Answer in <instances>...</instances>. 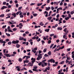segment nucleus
<instances>
[{"label":"nucleus","mask_w":74,"mask_h":74,"mask_svg":"<svg viewBox=\"0 0 74 74\" xmlns=\"http://www.w3.org/2000/svg\"><path fill=\"white\" fill-rule=\"evenodd\" d=\"M48 62H51V63H55V60H54L53 58H52L51 59L48 60Z\"/></svg>","instance_id":"obj_2"},{"label":"nucleus","mask_w":74,"mask_h":74,"mask_svg":"<svg viewBox=\"0 0 74 74\" xmlns=\"http://www.w3.org/2000/svg\"><path fill=\"white\" fill-rule=\"evenodd\" d=\"M49 29H47L45 30V32H49Z\"/></svg>","instance_id":"obj_18"},{"label":"nucleus","mask_w":74,"mask_h":74,"mask_svg":"<svg viewBox=\"0 0 74 74\" xmlns=\"http://www.w3.org/2000/svg\"><path fill=\"white\" fill-rule=\"evenodd\" d=\"M27 55H29V56H30L31 55V54H30V52H29V53H27Z\"/></svg>","instance_id":"obj_61"},{"label":"nucleus","mask_w":74,"mask_h":74,"mask_svg":"<svg viewBox=\"0 0 74 74\" xmlns=\"http://www.w3.org/2000/svg\"><path fill=\"white\" fill-rule=\"evenodd\" d=\"M54 4H56V5H58V2H55L54 3Z\"/></svg>","instance_id":"obj_33"},{"label":"nucleus","mask_w":74,"mask_h":74,"mask_svg":"<svg viewBox=\"0 0 74 74\" xmlns=\"http://www.w3.org/2000/svg\"><path fill=\"white\" fill-rule=\"evenodd\" d=\"M6 26H7V25H5V26H3L2 27V28L3 29H4L5 27H6Z\"/></svg>","instance_id":"obj_55"},{"label":"nucleus","mask_w":74,"mask_h":74,"mask_svg":"<svg viewBox=\"0 0 74 74\" xmlns=\"http://www.w3.org/2000/svg\"><path fill=\"white\" fill-rule=\"evenodd\" d=\"M4 55L6 56V57H11V55H10V54H6L5 53L4 54Z\"/></svg>","instance_id":"obj_7"},{"label":"nucleus","mask_w":74,"mask_h":74,"mask_svg":"<svg viewBox=\"0 0 74 74\" xmlns=\"http://www.w3.org/2000/svg\"><path fill=\"white\" fill-rule=\"evenodd\" d=\"M67 51H69L71 50V48H69V49H67Z\"/></svg>","instance_id":"obj_54"},{"label":"nucleus","mask_w":74,"mask_h":74,"mask_svg":"<svg viewBox=\"0 0 74 74\" xmlns=\"http://www.w3.org/2000/svg\"><path fill=\"white\" fill-rule=\"evenodd\" d=\"M60 48H58V49L56 50V51H59V50H60Z\"/></svg>","instance_id":"obj_58"},{"label":"nucleus","mask_w":74,"mask_h":74,"mask_svg":"<svg viewBox=\"0 0 74 74\" xmlns=\"http://www.w3.org/2000/svg\"><path fill=\"white\" fill-rule=\"evenodd\" d=\"M62 27H58L57 28V30H62Z\"/></svg>","instance_id":"obj_12"},{"label":"nucleus","mask_w":74,"mask_h":74,"mask_svg":"<svg viewBox=\"0 0 74 74\" xmlns=\"http://www.w3.org/2000/svg\"><path fill=\"white\" fill-rule=\"evenodd\" d=\"M17 30V29L14 28L12 29V30L13 31H16V30Z\"/></svg>","instance_id":"obj_37"},{"label":"nucleus","mask_w":74,"mask_h":74,"mask_svg":"<svg viewBox=\"0 0 74 74\" xmlns=\"http://www.w3.org/2000/svg\"><path fill=\"white\" fill-rule=\"evenodd\" d=\"M8 32H11L12 33H13V31H12V30L10 29L8 30Z\"/></svg>","instance_id":"obj_32"},{"label":"nucleus","mask_w":74,"mask_h":74,"mask_svg":"<svg viewBox=\"0 0 74 74\" xmlns=\"http://www.w3.org/2000/svg\"><path fill=\"white\" fill-rule=\"evenodd\" d=\"M60 41H59V39H58L57 40H56V42H57V43H58V42H59Z\"/></svg>","instance_id":"obj_60"},{"label":"nucleus","mask_w":74,"mask_h":74,"mask_svg":"<svg viewBox=\"0 0 74 74\" xmlns=\"http://www.w3.org/2000/svg\"><path fill=\"white\" fill-rule=\"evenodd\" d=\"M0 43H1L2 44L3 43V40L2 39H0Z\"/></svg>","instance_id":"obj_21"},{"label":"nucleus","mask_w":74,"mask_h":74,"mask_svg":"<svg viewBox=\"0 0 74 74\" xmlns=\"http://www.w3.org/2000/svg\"><path fill=\"white\" fill-rule=\"evenodd\" d=\"M19 42V41L18 40H17L16 41L15 40H13L12 43H13V44H18Z\"/></svg>","instance_id":"obj_5"},{"label":"nucleus","mask_w":74,"mask_h":74,"mask_svg":"<svg viewBox=\"0 0 74 74\" xmlns=\"http://www.w3.org/2000/svg\"><path fill=\"white\" fill-rule=\"evenodd\" d=\"M62 69H60V70L58 71V72L59 73H61V72H62Z\"/></svg>","instance_id":"obj_40"},{"label":"nucleus","mask_w":74,"mask_h":74,"mask_svg":"<svg viewBox=\"0 0 74 74\" xmlns=\"http://www.w3.org/2000/svg\"><path fill=\"white\" fill-rule=\"evenodd\" d=\"M41 42H42V45H44V44H45V42H44V40H42L41 41Z\"/></svg>","instance_id":"obj_20"},{"label":"nucleus","mask_w":74,"mask_h":74,"mask_svg":"<svg viewBox=\"0 0 74 74\" xmlns=\"http://www.w3.org/2000/svg\"><path fill=\"white\" fill-rule=\"evenodd\" d=\"M8 62L9 63L10 62H12V61H11V60H8Z\"/></svg>","instance_id":"obj_48"},{"label":"nucleus","mask_w":74,"mask_h":74,"mask_svg":"<svg viewBox=\"0 0 74 74\" xmlns=\"http://www.w3.org/2000/svg\"><path fill=\"white\" fill-rule=\"evenodd\" d=\"M51 40H49L48 42V44H51Z\"/></svg>","instance_id":"obj_29"},{"label":"nucleus","mask_w":74,"mask_h":74,"mask_svg":"<svg viewBox=\"0 0 74 74\" xmlns=\"http://www.w3.org/2000/svg\"><path fill=\"white\" fill-rule=\"evenodd\" d=\"M74 13V12L73 11H72L71 12V15H73V14Z\"/></svg>","instance_id":"obj_50"},{"label":"nucleus","mask_w":74,"mask_h":74,"mask_svg":"<svg viewBox=\"0 0 74 74\" xmlns=\"http://www.w3.org/2000/svg\"><path fill=\"white\" fill-rule=\"evenodd\" d=\"M20 18H23V15H21L20 16Z\"/></svg>","instance_id":"obj_63"},{"label":"nucleus","mask_w":74,"mask_h":74,"mask_svg":"<svg viewBox=\"0 0 74 74\" xmlns=\"http://www.w3.org/2000/svg\"><path fill=\"white\" fill-rule=\"evenodd\" d=\"M53 45H54V44H51V46H50V48H52V47H53Z\"/></svg>","instance_id":"obj_19"},{"label":"nucleus","mask_w":74,"mask_h":74,"mask_svg":"<svg viewBox=\"0 0 74 74\" xmlns=\"http://www.w3.org/2000/svg\"><path fill=\"white\" fill-rule=\"evenodd\" d=\"M68 15L69 18H70L71 17V14H69Z\"/></svg>","instance_id":"obj_35"},{"label":"nucleus","mask_w":74,"mask_h":74,"mask_svg":"<svg viewBox=\"0 0 74 74\" xmlns=\"http://www.w3.org/2000/svg\"><path fill=\"white\" fill-rule=\"evenodd\" d=\"M56 45H55L52 48V49H53L54 48H55L56 47Z\"/></svg>","instance_id":"obj_36"},{"label":"nucleus","mask_w":74,"mask_h":74,"mask_svg":"<svg viewBox=\"0 0 74 74\" xmlns=\"http://www.w3.org/2000/svg\"><path fill=\"white\" fill-rule=\"evenodd\" d=\"M34 69H33V71H37V72H38V70H37V69L38 68V67L36 66H34V67H33Z\"/></svg>","instance_id":"obj_3"},{"label":"nucleus","mask_w":74,"mask_h":74,"mask_svg":"<svg viewBox=\"0 0 74 74\" xmlns=\"http://www.w3.org/2000/svg\"><path fill=\"white\" fill-rule=\"evenodd\" d=\"M29 73H33V71H31V70H29Z\"/></svg>","instance_id":"obj_47"},{"label":"nucleus","mask_w":74,"mask_h":74,"mask_svg":"<svg viewBox=\"0 0 74 74\" xmlns=\"http://www.w3.org/2000/svg\"><path fill=\"white\" fill-rule=\"evenodd\" d=\"M41 65L42 67H44L45 66V64L43 63Z\"/></svg>","instance_id":"obj_57"},{"label":"nucleus","mask_w":74,"mask_h":74,"mask_svg":"<svg viewBox=\"0 0 74 74\" xmlns=\"http://www.w3.org/2000/svg\"><path fill=\"white\" fill-rule=\"evenodd\" d=\"M46 14L45 15V16L46 17H47V16H48V12L47 11H45L44 13V14Z\"/></svg>","instance_id":"obj_6"},{"label":"nucleus","mask_w":74,"mask_h":74,"mask_svg":"<svg viewBox=\"0 0 74 74\" xmlns=\"http://www.w3.org/2000/svg\"><path fill=\"white\" fill-rule=\"evenodd\" d=\"M31 60H32L31 61L32 63L31 62H29L28 63V64H29V66H31V67H32L33 66V64H34V62H35V61H36V58H32L31 59Z\"/></svg>","instance_id":"obj_1"},{"label":"nucleus","mask_w":74,"mask_h":74,"mask_svg":"<svg viewBox=\"0 0 74 74\" xmlns=\"http://www.w3.org/2000/svg\"><path fill=\"white\" fill-rule=\"evenodd\" d=\"M22 6L19 7L18 8V11H19V10H20L21 9H22Z\"/></svg>","instance_id":"obj_30"},{"label":"nucleus","mask_w":74,"mask_h":74,"mask_svg":"<svg viewBox=\"0 0 74 74\" xmlns=\"http://www.w3.org/2000/svg\"><path fill=\"white\" fill-rule=\"evenodd\" d=\"M18 60L19 62H21L22 61V58H19L18 59Z\"/></svg>","instance_id":"obj_13"},{"label":"nucleus","mask_w":74,"mask_h":74,"mask_svg":"<svg viewBox=\"0 0 74 74\" xmlns=\"http://www.w3.org/2000/svg\"><path fill=\"white\" fill-rule=\"evenodd\" d=\"M69 17H67L65 18V19L66 20V21H68L69 19Z\"/></svg>","instance_id":"obj_14"},{"label":"nucleus","mask_w":74,"mask_h":74,"mask_svg":"<svg viewBox=\"0 0 74 74\" xmlns=\"http://www.w3.org/2000/svg\"><path fill=\"white\" fill-rule=\"evenodd\" d=\"M8 8L7 6H3L1 8V10H4L5 8Z\"/></svg>","instance_id":"obj_8"},{"label":"nucleus","mask_w":74,"mask_h":74,"mask_svg":"<svg viewBox=\"0 0 74 74\" xmlns=\"http://www.w3.org/2000/svg\"><path fill=\"white\" fill-rule=\"evenodd\" d=\"M16 47L18 48H19V47H20V45L18 44H17L16 45Z\"/></svg>","instance_id":"obj_23"},{"label":"nucleus","mask_w":74,"mask_h":74,"mask_svg":"<svg viewBox=\"0 0 74 74\" xmlns=\"http://www.w3.org/2000/svg\"><path fill=\"white\" fill-rule=\"evenodd\" d=\"M23 39H24V38L23 37H20L19 38V40L20 41H21V40H23Z\"/></svg>","instance_id":"obj_17"},{"label":"nucleus","mask_w":74,"mask_h":74,"mask_svg":"<svg viewBox=\"0 0 74 74\" xmlns=\"http://www.w3.org/2000/svg\"><path fill=\"white\" fill-rule=\"evenodd\" d=\"M0 56H3V53L1 52H0Z\"/></svg>","instance_id":"obj_49"},{"label":"nucleus","mask_w":74,"mask_h":74,"mask_svg":"<svg viewBox=\"0 0 74 74\" xmlns=\"http://www.w3.org/2000/svg\"><path fill=\"white\" fill-rule=\"evenodd\" d=\"M38 6H40V5H42V3H38L37 4Z\"/></svg>","instance_id":"obj_38"},{"label":"nucleus","mask_w":74,"mask_h":74,"mask_svg":"<svg viewBox=\"0 0 74 74\" xmlns=\"http://www.w3.org/2000/svg\"><path fill=\"white\" fill-rule=\"evenodd\" d=\"M53 38H56L58 37L57 36H56V35H55L53 36Z\"/></svg>","instance_id":"obj_26"},{"label":"nucleus","mask_w":74,"mask_h":74,"mask_svg":"<svg viewBox=\"0 0 74 74\" xmlns=\"http://www.w3.org/2000/svg\"><path fill=\"white\" fill-rule=\"evenodd\" d=\"M48 54L49 55H51V51H49L48 52Z\"/></svg>","instance_id":"obj_25"},{"label":"nucleus","mask_w":74,"mask_h":74,"mask_svg":"<svg viewBox=\"0 0 74 74\" xmlns=\"http://www.w3.org/2000/svg\"><path fill=\"white\" fill-rule=\"evenodd\" d=\"M33 15L34 16H37V14L36 13H34L33 14Z\"/></svg>","instance_id":"obj_28"},{"label":"nucleus","mask_w":74,"mask_h":74,"mask_svg":"<svg viewBox=\"0 0 74 74\" xmlns=\"http://www.w3.org/2000/svg\"><path fill=\"white\" fill-rule=\"evenodd\" d=\"M47 49H45L43 50V52H47Z\"/></svg>","instance_id":"obj_31"},{"label":"nucleus","mask_w":74,"mask_h":74,"mask_svg":"<svg viewBox=\"0 0 74 74\" xmlns=\"http://www.w3.org/2000/svg\"><path fill=\"white\" fill-rule=\"evenodd\" d=\"M34 4H35V3H31L30 4V5H34Z\"/></svg>","instance_id":"obj_56"},{"label":"nucleus","mask_w":74,"mask_h":74,"mask_svg":"<svg viewBox=\"0 0 74 74\" xmlns=\"http://www.w3.org/2000/svg\"><path fill=\"white\" fill-rule=\"evenodd\" d=\"M4 14H2L0 15V17H4Z\"/></svg>","instance_id":"obj_22"},{"label":"nucleus","mask_w":74,"mask_h":74,"mask_svg":"<svg viewBox=\"0 0 74 74\" xmlns=\"http://www.w3.org/2000/svg\"><path fill=\"white\" fill-rule=\"evenodd\" d=\"M46 69L47 70H49V69H50V66H49L48 67L46 68Z\"/></svg>","instance_id":"obj_27"},{"label":"nucleus","mask_w":74,"mask_h":74,"mask_svg":"<svg viewBox=\"0 0 74 74\" xmlns=\"http://www.w3.org/2000/svg\"><path fill=\"white\" fill-rule=\"evenodd\" d=\"M10 10H6L5 12H10Z\"/></svg>","instance_id":"obj_44"},{"label":"nucleus","mask_w":74,"mask_h":74,"mask_svg":"<svg viewBox=\"0 0 74 74\" xmlns=\"http://www.w3.org/2000/svg\"><path fill=\"white\" fill-rule=\"evenodd\" d=\"M64 61H61L60 64H64Z\"/></svg>","instance_id":"obj_15"},{"label":"nucleus","mask_w":74,"mask_h":74,"mask_svg":"<svg viewBox=\"0 0 74 74\" xmlns=\"http://www.w3.org/2000/svg\"><path fill=\"white\" fill-rule=\"evenodd\" d=\"M30 56H26V58L25 59L26 60H28V59H29V58H30Z\"/></svg>","instance_id":"obj_11"},{"label":"nucleus","mask_w":74,"mask_h":74,"mask_svg":"<svg viewBox=\"0 0 74 74\" xmlns=\"http://www.w3.org/2000/svg\"><path fill=\"white\" fill-rule=\"evenodd\" d=\"M36 38V36H34V37H32V39L33 40H35Z\"/></svg>","instance_id":"obj_59"},{"label":"nucleus","mask_w":74,"mask_h":74,"mask_svg":"<svg viewBox=\"0 0 74 74\" xmlns=\"http://www.w3.org/2000/svg\"><path fill=\"white\" fill-rule=\"evenodd\" d=\"M19 25L20 26H23V25L22 24V23H20L19 24Z\"/></svg>","instance_id":"obj_46"},{"label":"nucleus","mask_w":74,"mask_h":74,"mask_svg":"<svg viewBox=\"0 0 74 74\" xmlns=\"http://www.w3.org/2000/svg\"><path fill=\"white\" fill-rule=\"evenodd\" d=\"M42 63V62H39L38 64L39 66H41V65Z\"/></svg>","instance_id":"obj_42"},{"label":"nucleus","mask_w":74,"mask_h":74,"mask_svg":"<svg viewBox=\"0 0 74 74\" xmlns=\"http://www.w3.org/2000/svg\"><path fill=\"white\" fill-rule=\"evenodd\" d=\"M46 61H47L46 60H44L42 61V62L43 63H45Z\"/></svg>","instance_id":"obj_34"},{"label":"nucleus","mask_w":74,"mask_h":74,"mask_svg":"<svg viewBox=\"0 0 74 74\" xmlns=\"http://www.w3.org/2000/svg\"><path fill=\"white\" fill-rule=\"evenodd\" d=\"M70 59H71V58H70V57L68 58V57H67L66 60H70Z\"/></svg>","instance_id":"obj_52"},{"label":"nucleus","mask_w":74,"mask_h":74,"mask_svg":"<svg viewBox=\"0 0 74 74\" xmlns=\"http://www.w3.org/2000/svg\"><path fill=\"white\" fill-rule=\"evenodd\" d=\"M64 74V73H61V72H60V73H59L58 74Z\"/></svg>","instance_id":"obj_64"},{"label":"nucleus","mask_w":74,"mask_h":74,"mask_svg":"<svg viewBox=\"0 0 74 74\" xmlns=\"http://www.w3.org/2000/svg\"><path fill=\"white\" fill-rule=\"evenodd\" d=\"M35 50L34 49H32V52H33L34 53H36V51L34 50Z\"/></svg>","instance_id":"obj_24"},{"label":"nucleus","mask_w":74,"mask_h":74,"mask_svg":"<svg viewBox=\"0 0 74 74\" xmlns=\"http://www.w3.org/2000/svg\"><path fill=\"white\" fill-rule=\"evenodd\" d=\"M45 8L46 11H49V10H51V7H49L48 8L46 7Z\"/></svg>","instance_id":"obj_9"},{"label":"nucleus","mask_w":74,"mask_h":74,"mask_svg":"<svg viewBox=\"0 0 74 74\" xmlns=\"http://www.w3.org/2000/svg\"><path fill=\"white\" fill-rule=\"evenodd\" d=\"M63 2H60V5H63Z\"/></svg>","instance_id":"obj_62"},{"label":"nucleus","mask_w":74,"mask_h":74,"mask_svg":"<svg viewBox=\"0 0 74 74\" xmlns=\"http://www.w3.org/2000/svg\"><path fill=\"white\" fill-rule=\"evenodd\" d=\"M42 56V54H40L38 55V57L37 58V60H39V59H40L42 58V56Z\"/></svg>","instance_id":"obj_4"},{"label":"nucleus","mask_w":74,"mask_h":74,"mask_svg":"<svg viewBox=\"0 0 74 74\" xmlns=\"http://www.w3.org/2000/svg\"><path fill=\"white\" fill-rule=\"evenodd\" d=\"M68 7H71V5L70 3H69L68 4Z\"/></svg>","instance_id":"obj_39"},{"label":"nucleus","mask_w":74,"mask_h":74,"mask_svg":"<svg viewBox=\"0 0 74 74\" xmlns=\"http://www.w3.org/2000/svg\"><path fill=\"white\" fill-rule=\"evenodd\" d=\"M25 61L26 63H28L29 62V60H25Z\"/></svg>","instance_id":"obj_51"},{"label":"nucleus","mask_w":74,"mask_h":74,"mask_svg":"<svg viewBox=\"0 0 74 74\" xmlns=\"http://www.w3.org/2000/svg\"><path fill=\"white\" fill-rule=\"evenodd\" d=\"M8 45H11V44H12V43L11 42H8Z\"/></svg>","instance_id":"obj_45"},{"label":"nucleus","mask_w":74,"mask_h":74,"mask_svg":"<svg viewBox=\"0 0 74 74\" xmlns=\"http://www.w3.org/2000/svg\"><path fill=\"white\" fill-rule=\"evenodd\" d=\"M29 42H32L33 41V40L32 39H30V40H28Z\"/></svg>","instance_id":"obj_43"},{"label":"nucleus","mask_w":74,"mask_h":74,"mask_svg":"<svg viewBox=\"0 0 74 74\" xmlns=\"http://www.w3.org/2000/svg\"><path fill=\"white\" fill-rule=\"evenodd\" d=\"M14 15H13V16H14V18H15L16 17V14L14 13Z\"/></svg>","instance_id":"obj_53"},{"label":"nucleus","mask_w":74,"mask_h":74,"mask_svg":"<svg viewBox=\"0 0 74 74\" xmlns=\"http://www.w3.org/2000/svg\"><path fill=\"white\" fill-rule=\"evenodd\" d=\"M52 18V16H50L48 17L47 18V19H48L49 21H51Z\"/></svg>","instance_id":"obj_10"},{"label":"nucleus","mask_w":74,"mask_h":74,"mask_svg":"<svg viewBox=\"0 0 74 74\" xmlns=\"http://www.w3.org/2000/svg\"><path fill=\"white\" fill-rule=\"evenodd\" d=\"M44 24H43L42 23V22H41L40 23V26H43L44 25Z\"/></svg>","instance_id":"obj_16"},{"label":"nucleus","mask_w":74,"mask_h":74,"mask_svg":"<svg viewBox=\"0 0 74 74\" xmlns=\"http://www.w3.org/2000/svg\"><path fill=\"white\" fill-rule=\"evenodd\" d=\"M44 56H45V57H48V55L47 54H45L44 55Z\"/></svg>","instance_id":"obj_41"}]
</instances>
